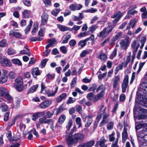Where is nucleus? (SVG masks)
<instances>
[{"label": "nucleus", "instance_id": "b1692460", "mask_svg": "<svg viewBox=\"0 0 147 147\" xmlns=\"http://www.w3.org/2000/svg\"><path fill=\"white\" fill-rule=\"evenodd\" d=\"M122 35L123 34L121 32H117L116 35L113 37V40L114 41H115L118 39L121 38H122Z\"/></svg>", "mask_w": 147, "mask_h": 147}, {"label": "nucleus", "instance_id": "2f4dec72", "mask_svg": "<svg viewBox=\"0 0 147 147\" xmlns=\"http://www.w3.org/2000/svg\"><path fill=\"white\" fill-rule=\"evenodd\" d=\"M30 11L25 10L23 13V18H28L30 15Z\"/></svg>", "mask_w": 147, "mask_h": 147}, {"label": "nucleus", "instance_id": "5fc2aeb1", "mask_svg": "<svg viewBox=\"0 0 147 147\" xmlns=\"http://www.w3.org/2000/svg\"><path fill=\"white\" fill-rule=\"evenodd\" d=\"M136 24V21L135 20L132 19L130 21L129 24L132 28H133L135 27Z\"/></svg>", "mask_w": 147, "mask_h": 147}, {"label": "nucleus", "instance_id": "e2e57ef3", "mask_svg": "<svg viewBox=\"0 0 147 147\" xmlns=\"http://www.w3.org/2000/svg\"><path fill=\"white\" fill-rule=\"evenodd\" d=\"M47 61L48 59H44L42 61L40 65V67L41 68H42L45 66Z\"/></svg>", "mask_w": 147, "mask_h": 147}, {"label": "nucleus", "instance_id": "20e7f679", "mask_svg": "<svg viewBox=\"0 0 147 147\" xmlns=\"http://www.w3.org/2000/svg\"><path fill=\"white\" fill-rule=\"evenodd\" d=\"M16 84V88L19 92H21L24 90L23 87L22 86L23 83V80L22 77H18L15 80Z\"/></svg>", "mask_w": 147, "mask_h": 147}, {"label": "nucleus", "instance_id": "f03ea898", "mask_svg": "<svg viewBox=\"0 0 147 147\" xmlns=\"http://www.w3.org/2000/svg\"><path fill=\"white\" fill-rule=\"evenodd\" d=\"M107 27L104 28L98 35V37L104 38L108 36L109 34L112 31L115 27L114 25H112L110 23L107 24Z\"/></svg>", "mask_w": 147, "mask_h": 147}, {"label": "nucleus", "instance_id": "8fccbe9b", "mask_svg": "<svg viewBox=\"0 0 147 147\" xmlns=\"http://www.w3.org/2000/svg\"><path fill=\"white\" fill-rule=\"evenodd\" d=\"M117 49L115 48L112 53L110 56V59H113V58L116 56L117 53Z\"/></svg>", "mask_w": 147, "mask_h": 147}, {"label": "nucleus", "instance_id": "7c9ffc66", "mask_svg": "<svg viewBox=\"0 0 147 147\" xmlns=\"http://www.w3.org/2000/svg\"><path fill=\"white\" fill-rule=\"evenodd\" d=\"M7 76H1L0 79V83L1 84L6 82L7 80Z\"/></svg>", "mask_w": 147, "mask_h": 147}, {"label": "nucleus", "instance_id": "393cba45", "mask_svg": "<svg viewBox=\"0 0 147 147\" xmlns=\"http://www.w3.org/2000/svg\"><path fill=\"white\" fill-rule=\"evenodd\" d=\"M88 40V38H86L83 40H80L78 42V45H80L81 47H83L86 45V42Z\"/></svg>", "mask_w": 147, "mask_h": 147}, {"label": "nucleus", "instance_id": "f704fd0d", "mask_svg": "<svg viewBox=\"0 0 147 147\" xmlns=\"http://www.w3.org/2000/svg\"><path fill=\"white\" fill-rule=\"evenodd\" d=\"M5 98L7 99L8 103H9L12 102V98L8 94V93H7L5 95Z\"/></svg>", "mask_w": 147, "mask_h": 147}, {"label": "nucleus", "instance_id": "e433bc0d", "mask_svg": "<svg viewBox=\"0 0 147 147\" xmlns=\"http://www.w3.org/2000/svg\"><path fill=\"white\" fill-rule=\"evenodd\" d=\"M97 58L100 59L102 61H104L107 59V56L106 54L104 53H101L98 57Z\"/></svg>", "mask_w": 147, "mask_h": 147}, {"label": "nucleus", "instance_id": "5701e85b", "mask_svg": "<svg viewBox=\"0 0 147 147\" xmlns=\"http://www.w3.org/2000/svg\"><path fill=\"white\" fill-rule=\"evenodd\" d=\"M6 136L10 142L12 141H16L19 139V138H12L11 133L9 131H7L6 134Z\"/></svg>", "mask_w": 147, "mask_h": 147}, {"label": "nucleus", "instance_id": "7ed1b4c3", "mask_svg": "<svg viewBox=\"0 0 147 147\" xmlns=\"http://www.w3.org/2000/svg\"><path fill=\"white\" fill-rule=\"evenodd\" d=\"M130 38L127 36L125 38V40H121L119 43L121 47L123 50L126 49L130 44Z\"/></svg>", "mask_w": 147, "mask_h": 147}, {"label": "nucleus", "instance_id": "ddd939ff", "mask_svg": "<svg viewBox=\"0 0 147 147\" xmlns=\"http://www.w3.org/2000/svg\"><path fill=\"white\" fill-rule=\"evenodd\" d=\"M120 78L119 76H115L113 80V87L114 89L116 88L119 82L120 81Z\"/></svg>", "mask_w": 147, "mask_h": 147}, {"label": "nucleus", "instance_id": "c85d7f7f", "mask_svg": "<svg viewBox=\"0 0 147 147\" xmlns=\"http://www.w3.org/2000/svg\"><path fill=\"white\" fill-rule=\"evenodd\" d=\"M38 86V85H36L30 88L28 90L27 93H32L36 91Z\"/></svg>", "mask_w": 147, "mask_h": 147}, {"label": "nucleus", "instance_id": "4d7b16f0", "mask_svg": "<svg viewBox=\"0 0 147 147\" xmlns=\"http://www.w3.org/2000/svg\"><path fill=\"white\" fill-rule=\"evenodd\" d=\"M42 39V38H36L34 37H32L30 38V40L32 41H41Z\"/></svg>", "mask_w": 147, "mask_h": 147}, {"label": "nucleus", "instance_id": "f3484780", "mask_svg": "<svg viewBox=\"0 0 147 147\" xmlns=\"http://www.w3.org/2000/svg\"><path fill=\"white\" fill-rule=\"evenodd\" d=\"M109 116H107V115H105V116H103V119L99 124V126L100 127H102L104 126L108 122L109 119L107 117Z\"/></svg>", "mask_w": 147, "mask_h": 147}, {"label": "nucleus", "instance_id": "423d86ee", "mask_svg": "<svg viewBox=\"0 0 147 147\" xmlns=\"http://www.w3.org/2000/svg\"><path fill=\"white\" fill-rule=\"evenodd\" d=\"M52 102L50 100H46L42 102L39 105V107L42 109H45L49 107L51 104Z\"/></svg>", "mask_w": 147, "mask_h": 147}, {"label": "nucleus", "instance_id": "864d4df0", "mask_svg": "<svg viewBox=\"0 0 147 147\" xmlns=\"http://www.w3.org/2000/svg\"><path fill=\"white\" fill-rule=\"evenodd\" d=\"M54 114V112H51L49 111H47L46 113V117L48 118H51Z\"/></svg>", "mask_w": 147, "mask_h": 147}, {"label": "nucleus", "instance_id": "4468645a", "mask_svg": "<svg viewBox=\"0 0 147 147\" xmlns=\"http://www.w3.org/2000/svg\"><path fill=\"white\" fill-rule=\"evenodd\" d=\"M124 14L123 12H121L120 11H117L112 15L111 17L113 18H117L120 19Z\"/></svg>", "mask_w": 147, "mask_h": 147}, {"label": "nucleus", "instance_id": "6ab92c4d", "mask_svg": "<svg viewBox=\"0 0 147 147\" xmlns=\"http://www.w3.org/2000/svg\"><path fill=\"white\" fill-rule=\"evenodd\" d=\"M106 140L105 139L104 137H102L100 140L99 142V144L100 146L101 147H107V145L105 144Z\"/></svg>", "mask_w": 147, "mask_h": 147}, {"label": "nucleus", "instance_id": "58836bf2", "mask_svg": "<svg viewBox=\"0 0 147 147\" xmlns=\"http://www.w3.org/2000/svg\"><path fill=\"white\" fill-rule=\"evenodd\" d=\"M15 50L12 48H9L7 50V53L9 55H12L16 53Z\"/></svg>", "mask_w": 147, "mask_h": 147}, {"label": "nucleus", "instance_id": "79ce46f5", "mask_svg": "<svg viewBox=\"0 0 147 147\" xmlns=\"http://www.w3.org/2000/svg\"><path fill=\"white\" fill-rule=\"evenodd\" d=\"M97 11V9L95 8H90L85 10L82 11L83 12H85L86 13L89 12L91 13H94Z\"/></svg>", "mask_w": 147, "mask_h": 147}, {"label": "nucleus", "instance_id": "1a4fd4ad", "mask_svg": "<svg viewBox=\"0 0 147 147\" xmlns=\"http://www.w3.org/2000/svg\"><path fill=\"white\" fill-rule=\"evenodd\" d=\"M82 7V5L80 4L75 3L71 4L69 6V8L72 11H75L80 10Z\"/></svg>", "mask_w": 147, "mask_h": 147}, {"label": "nucleus", "instance_id": "09e8293b", "mask_svg": "<svg viewBox=\"0 0 147 147\" xmlns=\"http://www.w3.org/2000/svg\"><path fill=\"white\" fill-rule=\"evenodd\" d=\"M89 53V51L87 50L83 51L80 54V56L82 57H85Z\"/></svg>", "mask_w": 147, "mask_h": 147}, {"label": "nucleus", "instance_id": "9b49d317", "mask_svg": "<svg viewBox=\"0 0 147 147\" xmlns=\"http://www.w3.org/2000/svg\"><path fill=\"white\" fill-rule=\"evenodd\" d=\"M106 107L105 106L104 104H102L100 106L99 111L101 113V114L103 116H105L106 115L109 116V114L108 113L106 112Z\"/></svg>", "mask_w": 147, "mask_h": 147}, {"label": "nucleus", "instance_id": "13d9d810", "mask_svg": "<svg viewBox=\"0 0 147 147\" xmlns=\"http://www.w3.org/2000/svg\"><path fill=\"white\" fill-rule=\"evenodd\" d=\"M60 10L57 8H55L51 12V13L52 15L54 16H56L58 14V13L60 12Z\"/></svg>", "mask_w": 147, "mask_h": 147}, {"label": "nucleus", "instance_id": "0eeeda50", "mask_svg": "<svg viewBox=\"0 0 147 147\" xmlns=\"http://www.w3.org/2000/svg\"><path fill=\"white\" fill-rule=\"evenodd\" d=\"M0 63L2 66H3L10 67L11 65V62L6 57L1 58Z\"/></svg>", "mask_w": 147, "mask_h": 147}, {"label": "nucleus", "instance_id": "a18cd8bd", "mask_svg": "<svg viewBox=\"0 0 147 147\" xmlns=\"http://www.w3.org/2000/svg\"><path fill=\"white\" fill-rule=\"evenodd\" d=\"M7 41L5 39L2 40L0 42V47H4L7 45Z\"/></svg>", "mask_w": 147, "mask_h": 147}, {"label": "nucleus", "instance_id": "37998d69", "mask_svg": "<svg viewBox=\"0 0 147 147\" xmlns=\"http://www.w3.org/2000/svg\"><path fill=\"white\" fill-rule=\"evenodd\" d=\"M146 36H143L141 39L140 40V42L141 43V45L140 46L141 49H142L144 45V43L146 41Z\"/></svg>", "mask_w": 147, "mask_h": 147}, {"label": "nucleus", "instance_id": "603ef678", "mask_svg": "<svg viewBox=\"0 0 147 147\" xmlns=\"http://www.w3.org/2000/svg\"><path fill=\"white\" fill-rule=\"evenodd\" d=\"M76 100V99L74 98L71 97H69L67 101V104H69L74 103Z\"/></svg>", "mask_w": 147, "mask_h": 147}, {"label": "nucleus", "instance_id": "0e129e2a", "mask_svg": "<svg viewBox=\"0 0 147 147\" xmlns=\"http://www.w3.org/2000/svg\"><path fill=\"white\" fill-rule=\"evenodd\" d=\"M88 32H81L78 35V37H82L84 36H86L87 35L89 34Z\"/></svg>", "mask_w": 147, "mask_h": 147}, {"label": "nucleus", "instance_id": "4be33fe9", "mask_svg": "<svg viewBox=\"0 0 147 147\" xmlns=\"http://www.w3.org/2000/svg\"><path fill=\"white\" fill-rule=\"evenodd\" d=\"M31 73L33 76L34 75L36 76L39 75L40 74L39 70L37 67L34 68L32 70Z\"/></svg>", "mask_w": 147, "mask_h": 147}, {"label": "nucleus", "instance_id": "338daca9", "mask_svg": "<svg viewBox=\"0 0 147 147\" xmlns=\"http://www.w3.org/2000/svg\"><path fill=\"white\" fill-rule=\"evenodd\" d=\"M9 78L11 79H13L15 77V74L14 72L12 71H10L8 74Z\"/></svg>", "mask_w": 147, "mask_h": 147}, {"label": "nucleus", "instance_id": "6e6d98bb", "mask_svg": "<svg viewBox=\"0 0 147 147\" xmlns=\"http://www.w3.org/2000/svg\"><path fill=\"white\" fill-rule=\"evenodd\" d=\"M72 121L71 120H69L68 123L66 125V127L67 129V131H68L69 130L70 128L72 126Z\"/></svg>", "mask_w": 147, "mask_h": 147}, {"label": "nucleus", "instance_id": "f8f14e48", "mask_svg": "<svg viewBox=\"0 0 147 147\" xmlns=\"http://www.w3.org/2000/svg\"><path fill=\"white\" fill-rule=\"evenodd\" d=\"M105 91L101 90L99 93L94 96L93 101L96 102L98 100L102 99L105 95Z\"/></svg>", "mask_w": 147, "mask_h": 147}, {"label": "nucleus", "instance_id": "49530a36", "mask_svg": "<svg viewBox=\"0 0 147 147\" xmlns=\"http://www.w3.org/2000/svg\"><path fill=\"white\" fill-rule=\"evenodd\" d=\"M76 80L77 78L76 77H74L73 79L70 84L71 88H73L75 86L76 84Z\"/></svg>", "mask_w": 147, "mask_h": 147}, {"label": "nucleus", "instance_id": "cd10ccee", "mask_svg": "<svg viewBox=\"0 0 147 147\" xmlns=\"http://www.w3.org/2000/svg\"><path fill=\"white\" fill-rule=\"evenodd\" d=\"M32 24V20H30L29 21V23L28 25L27 26L26 29L25 30V33L26 34H27L30 31Z\"/></svg>", "mask_w": 147, "mask_h": 147}, {"label": "nucleus", "instance_id": "2eb2a0df", "mask_svg": "<svg viewBox=\"0 0 147 147\" xmlns=\"http://www.w3.org/2000/svg\"><path fill=\"white\" fill-rule=\"evenodd\" d=\"M48 15L45 12L43 13L42 16V23L43 25L46 24L48 19Z\"/></svg>", "mask_w": 147, "mask_h": 147}, {"label": "nucleus", "instance_id": "de8ad7c7", "mask_svg": "<svg viewBox=\"0 0 147 147\" xmlns=\"http://www.w3.org/2000/svg\"><path fill=\"white\" fill-rule=\"evenodd\" d=\"M0 108L1 109L3 112H4L7 110L8 107L6 105H5L4 103H3L1 104Z\"/></svg>", "mask_w": 147, "mask_h": 147}, {"label": "nucleus", "instance_id": "aec40b11", "mask_svg": "<svg viewBox=\"0 0 147 147\" xmlns=\"http://www.w3.org/2000/svg\"><path fill=\"white\" fill-rule=\"evenodd\" d=\"M8 93V91L5 88L0 87V96H3Z\"/></svg>", "mask_w": 147, "mask_h": 147}, {"label": "nucleus", "instance_id": "bf43d9fd", "mask_svg": "<svg viewBox=\"0 0 147 147\" xmlns=\"http://www.w3.org/2000/svg\"><path fill=\"white\" fill-rule=\"evenodd\" d=\"M113 122H111L107 124V128L109 130L112 129L113 127Z\"/></svg>", "mask_w": 147, "mask_h": 147}, {"label": "nucleus", "instance_id": "052dcab7", "mask_svg": "<svg viewBox=\"0 0 147 147\" xmlns=\"http://www.w3.org/2000/svg\"><path fill=\"white\" fill-rule=\"evenodd\" d=\"M87 120L86 121L85 126L86 127H88L92 123V119H87Z\"/></svg>", "mask_w": 147, "mask_h": 147}, {"label": "nucleus", "instance_id": "69168bd1", "mask_svg": "<svg viewBox=\"0 0 147 147\" xmlns=\"http://www.w3.org/2000/svg\"><path fill=\"white\" fill-rule=\"evenodd\" d=\"M119 136V135H117V138L116 139L115 142L112 143L111 145V147H119V146L117 145Z\"/></svg>", "mask_w": 147, "mask_h": 147}, {"label": "nucleus", "instance_id": "6e6552de", "mask_svg": "<svg viewBox=\"0 0 147 147\" xmlns=\"http://www.w3.org/2000/svg\"><path fill=\"white\" fill-rule=\"evenodd\" d=\"M128 79L129 77L127 75H126L124 78L122 85V92L123 93L125 92L126 88L128 87Z\"/></svg>", "mask_w": 147, "mask_h": 147}, {"label": "nucleus", "instance_id": "774afa93", "mask_svg": "<svg viewBox=\"0 0 147 147\" xmlns=\"http://www.w3.org/2000/svg\"><path fill=\"white\" fill-rule=\"evenodd\" d=\"M137 137L138 139H142L146 136L145 135L143 134V131H141L140 134H137Z\"/></svg>", "mask_w": 147, "mask_h": 147}, {"label": "nucleus", "instance_id": "473e14b6", "mask_svg": "<svg viewBox=\"0 0 147 147\" xmlns=\"http://www.w3.org/2000/svg\"><path fill=\"white\" fill-rule=\"evenodd\" d=\"M38 24L37 22L35 23L33 25V28L32 31V34L34 35L36 31L37 30L38 28Z\"/></svg>", "mask_w": 147, "mask_h": 147}, {"label": "nucleus", "instance_id": "c03bdc74", "mask_svg": "<svg viewBox=\"0 0 147 147\" xmlns=\"http://www.w3.org/2000/svg\"><path fill=\"white\" fill-rule=\"evenodd\" d=\"M76 123L78 125V128H79L82 126L81 124V120L79 117H77L76 118Z\"/></svg>", "mask_w": 147, "mask_h": 147}, {"label": "nucleus", "instance_id": "412c9836", "mask_svg": "<svg viewBox=\"0 0 147 147\" xmlns=\"http://www.w3.org/2000/svg\"><path fill=\"white\" fill-rule=\"evenodd\" d=\"M47 42L49 43L51 47H53L56 44L57 42L55 38H52L48 39Z\"/></svg>", "mask_w": 147, "mask_h": 147}, {"label": "nucleus", "instance_id": "3c124183", "mask_svg": "<svg viewBox=\"0 0 147 147\" xmlns=\"http://www.w3.org/2000/svg\"><path fill=\"white\" fill-rule=\"evenodd\" d=\"M95 96H93V94L92 92H90L87 95V97L88 100H92L93 101L94 98Z\"/></svg>", "mask_w": 147, "mask_h": 147}, {"label": "nucleus", "instance_id": "a878e982", "mask_svg": "<svg viewBox=\"0 0 147 147\" xmlns=\"http://www.w3.org/2000/svg\"><path fill=\"white\" fill-rule=\"evenodd\" d=\"M9 34V35H12L17 38H20L22 36L21 35L20 33L14 31H11Z\"/></svg>", "mask_w": 147, "mask_h": 147}, {"label": "nucleus", "instance_id": "f257e3e1", "mask_svg": "<svg viewBox=\"0 0 147 147\" xmlns=\"http://www.w3.org/2000/svg\"><path fill=\"white\" fill-rule=\"evenodd\" d=\"M84 135L80 133H76L71 136L67 135L66 140L68 147H72L73 144L81 142L84 139Z\"/></svg>", "mask_w": 147, "mask_h": 147}, {"label": "nucleus", "instance_id": "dca6fc26", "mask_svg": "<svg viewBox=\"0 0 147 147\" xmlns=\"http://www.w3.org/2000/svg\"><path fill=\"white\" fill-rule=\"evenodd\" d=\"M67 97V94L66 93H63L57 97L56 101L58 102L61 101L65 99Z\"/></svg>", "mask_w": 147, "mask_h": 147}, {"label": "nucleus", "instance_id": "ea45409f", "mask_svg": "<svg viewBox=\"0 0 147 147\" xmlns=\"http://www.w3.org/2000/svg\"><path fill=\"white\" fill-rule=\"evenodd\" d=\"M65 116L63 115H61L58 121L60 124H62L65 119Z\"/></svg>", "mask_w": 147, "mask_h": 147}, {"label": "nucleus", "instance_id": "c756f323", "mask_svg": "<svg viewBox=\"0 0 147 147\" xmlns=\"http://www.w3.org/2000/svg\"><path fill=\"white\" fill-rule=\"evenodd\" d=\"M54 121L52 119H49L47 121V123L50 125V128L52 130H54Z\"/></svg>", "mask_w": 147, "mask_h": 147}, {"label": "nucleus", "instance_id": "bb28decb", "mask_svg": "<svg viewBox=\"0 0 147 147\" xmlns=\"http://www.w3.org/2000/svg\"><path fill=\"white\" fill-rule=\"evenodd\" d=\"M97 26L96 25H93L90 27L89 28V31H88L89 32V34L93 33L97 28Z\"/></svg>", "mask_w": 147, "mask_h": 147}, {"label": "nucleus", "instance_id": "a19ab883", "mask_svg": "<svg viewBox=\"0 0 147 147\" xmlns=\"http://www.w3.org/2000/svg\"><path fill=\"white\" fill-rule=\"evenodd\" d=\"M20 99V98H16L15 101V102L14 104L13 107L16 109L19 106Z\"/></svg>", "mask_w": 147, "mask_h": 147}, {"label": "nucleus", "instance_id": "a211bd4d", "mask_svg": "<svg viewBox=\"0 0 147 147\" xmlns=\"http://www.w3.org/2000/svg\"><path fill=\"white\" fill-rule=\"evenodd\" d=\"M57 26L59 29L63 32L69 30L70 29V28L61 24H57Z\"/></svg>", "mask_w": 147, "mask_h": 147}, {"label": "nucleus", "instance_id": "680f3d73", "mask_svg": "<svg viewBox=\"0 0 147 147\" xmlns=\"http://www.w3.org/2000/svg\"><path fill=\"white\" fill-rule=\"evenodd\" d=\"M47 78L49 80H53L55 78V75L54 74H48L47 75Z\"/></svg>", "mask_w": 147, "mask_h": 147}, {"label": "nucleus", "instance_id": "4c0bfd02", "mask_svg": "<svg viewBox=\"0 0 147 147\" xmlns=\"http://www.w3.org/2000/svg\"><path fill=\"white\" fill-rule=\"evenodd\" d=\"M48 119L46 118L45 117L41 118L39 119V123L42 124L43 123H47Z\"/></svg>", "mask_w": 147, "mask_h": 147}, {"label": "nucleus", "instance_id": "72a5a7b5", "mask_svg": "<svg viewBox=\"0 0 147 147\" xmlns=\"http://www.w3.org/2000/svg\"><path fill=\"white\" fill-rule=\"evenodd\" d=\"M95 143L94 140H92L85 143L86 147H90L93 146Z\"/></svg>", "mask_w": 147, "mask_h": 147}, {"label": "nucleus", "instance_id": "39448f33", "mask_svg": "<svg viewBox=\"0 0 147 147\" xmlns=\"http://www.w3.org/2000/svg\"><path fill=\"white\" fill-rule=\"evenodd\" d=\"M139 46V42L138 40H134L132 41L131 44V47L134 55L136 54Z\"/></svg>", "mask_w": 147, "mask_h": 147}, {"label": "nucleus", "instance_id": "c9c22d12", "mask_svg": "<svg viewBox=\"0 0 147 147\" xmlns=\"http://www.w3.org/2000/svg\"><path fill=\"white\" fill-rule=\"evenodd\" d=\"M11 61L13 63L15 64L20 66H21L22 65L20 61L18 59H13Z\"/></svg>", "mask_w": 147, "mask_h": 147}, {"label": "nucleus", "instance_id": "9d476101", "mask_svg": "<svg viewBox=\"0 0 147 147\" xmlns=\"http://www.w3.org/2000/svg\"><path fill=\"white\" fill-rule=\"evenodd\" d=\"M58 87L56 86L55 89V91L54 92H51L49 89H46L45 90V92L46 94L49 97H53L55 96L56 93H57Z\"/></svg>", "mask_w": 147, "mask_h": 147}]
</instances>
